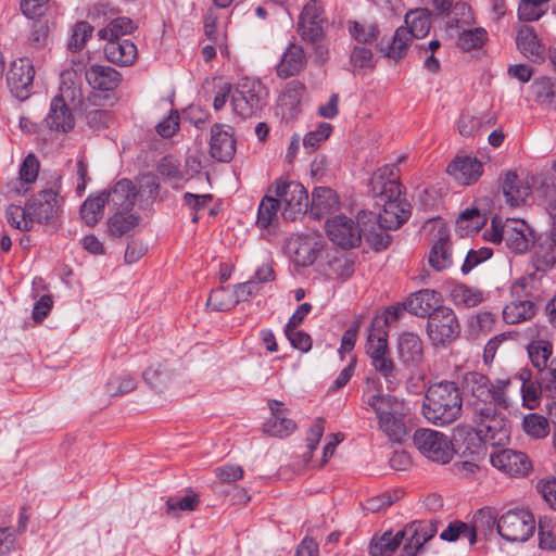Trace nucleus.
Listing matches in <instances>:
<instances>
[{
    "label": "nucleus",
    "instance_id": "obj_1",
    "mask_svg": "<svg viewBox=\"0 0 556 556\" xmlns=\"http://www.w3.org/2000/svg\"><path fill=\"white\" fill-rule=\"evenodd\" d=\"M370 190L376 205L382 211L376 216L372 212L362 211L357 222L345 215H336L326 223L327 236L336 245L352 249L359 244L364 236L377 251L387 249L390 236L377 232L378 229H397L409 216L410 205L402 197L399 173L395 165H386L372 174Z\"/></svg>",
    "mask_w": 556,
    "mask_h": 556
},
{
    "label": "nucleus",
    "instance_id": "obj_2",
    "mask_svg": "<svg viewBox=\"0 0 556 556\" xmlns=\"http://www.w3.org/2000/svg\"><path fill=\"white\" fill-rule=\"evenodd\" d=\"M463 397L453 382H440L429 387L422 405L425 418L437 426L451 425L462 414Z\"/></svg>",
    "mask_w": 556,
    "mask_h": 556
},
{
    "label": "nucleus",
    "instance_id": "obj_3",
    "mask_svg": "<svg viewBox=\"0 0 556 556\" xmlns=\"http://www.w3.org/2000/svg\"><path fill=\"white\" fill-rule=\"evenodd\" d=\"M386 319L378 318L375 328L368 329L366 354L371 366L387 383L388 390H395L402 382V372L390 356L387 334L384 332Z\"/></svg>",
    "mask_w": 556,
    "mask_h": 556
},
{
    "label": "nucleus",
    "instance_id": "obj_4",
    "mask_svg": "<svg viewBox=\"0 0 556 556\" xmlns=\"http://www.w3.org/2000/svg\"><path fill=\"white\" fill-rule=\"evenodd\" d=\"M365 403L376 413L379 429L390 441L401 443L405 440L406 406L403 401L392 395L374 394L368 396Z\"/></svg>",
    "mask_w": 556,
    "mask_h": 556
},
{
    "label": "nucleus",
    "instance_id": "obj_5",
    "mask_svg": "<svg viewBox=\"0 0 556 556\" xmlns=\"http://www.w3.org/2000/svg\"><path fill=\"white\" fill-rule=\"evenodd\" d=\"M60 78V94L51 101L47 124L52 129L68 131L74 127V117L66 102L80 100V75L78 72H61Z\"/></svg>",
    "mask_w": 556,
    "mask_h": 556
},
{
    "label": "nucleus",
    "instance_id": "obj_6",
    "mask_svg": "<svg viewBox=\"0 0 556 556\" xmlns=\"http://www.w3.org/2000/svg\"><path fill=\"white\" fill-rule=\"evenodd\" d=\"M484 237L494 243L504 241L507 248L516 253L527 252L534 242L531 227L523 219L516 218L502 222L501 218L494 217Z\"/></svg>",
    "mask_w": 556,
    "mask_h": 556
},
{
    "label": "nucleus",
    "instance_id": "obj_7",
    "mask_svg": "<svg viewBox=\"0 0 556 556\" xmlns=\"http://www.w3.org/2000/svg\"><path fill=\"white\" fill-rule=\"evenodd\" d=\"M472 410L476 432L483 442L498 445L508 439L509 429L507 421L502 415L496 413L492 404L476 405Z\"/></svg>",
    "mask_w": 556,
    "mask_h": 556
},
{
    "label": "nucleus",
    "instance_id": "obj_8",
    "mask_svg": "<svg viewBox=\"0 0 556 556\" xmlns=\"http://www.w3.org/2000/svg\"><path fill=\"white\" fill-rule=\"evenodd\" d=\"M274 193L281 206V215L287 220H295L306 213L308 194L306 189L298 181L277 180Z\"/></svg>",
    "mask_w": 556,
    "mask_h": 556
},
{
    "label": "nucleus",
    "instance_id": "obj_9",
    "mask_svg": "<svg viewBox=\"0 0 556 556\" xmlns=\"http://www.w3.org/2000/svg\"><path fill=\"white\" fill-rule=\"evenodd\" d=\"M535 518L527 509H510L497 521V532L506 541L526 542L534 533Z\"/></svg>",
    "mask_w": 556,
    "mask_h": 556
},
{
    "label": "nucleus",
    "instance_id": "obj_10",
    "mask_svg": "<svg viewBox=\"0 0 556 556\" xmlns=\"http://www.w3.org/2000/svg\"><path fill=\"white\" fill-rule=\"evenodd\" d=\"M413 439L419 452L433 462L446 464L454 455L451 440L442 432L422 428L415 431Z\"/></svg>",
    "mask_w": 556,
    "mask_h": 556
},
{
    "label": "nucleus",
    "instance_id": "obj_11",
    "mask_svg": "<svg viewBox=\"0 0 556 556\" xmlns=\"http://www.w3.org/2000/svg\"><path fill=\"white\" fill-rule=\"evenodd\" d=\"M460 331L458 319L450 307L432 312L427 323V334L434 345H445L455 340Z\"/></svg>",
    "mask_w": 556,
    "mask_h": 556
},
{
    "label": "nucleus",
    "instance_id": "obj_12",
    "mask_svg": "<svg viewBox=\"0 0 556 556\" xmlns=\"http://www.w3.org/2000/svg\"><path fill=\"white\" fill-rule=\"evenodd\" d=\"M323 248V238L316 232L293 236L287 243L290 257L296 266L302 267L313 265Z\"/></svg>",
    "mask_w": 556,
    "mask_h": 556
},
{
    "label": "nucleus",
    "instance_id": "obj_13",
    "mask_svg": "<svg viewBox=\"0 0 556 556\" xmlns=\"http://www.w3.org/2000/svg\"><path fill=\"white\" fill-rule=\"evenodd\" d=\"M437 529L429 521H413L399 531L403 556H416L424 544L434 536Z\"/></svg>",
    "mask_w": 556,
    "mask_h": 556
},
{
    "label": "nucleus",
    "instance_id": "obj_14",
    "mask_svg": "<svg viewBox=\"0 0 556 556\" xmlns=\"http://www.w3.org/2000/svg\"><path fill=\"white\" fill-rule=\"evenodd\" d=\"M61 202L58 190H42L27 204V216L30 217L31 224L48 223L56 216Z\"/></svg>",
    "mask_w": 556,
    "mask_h": 556
},
{
    "label": "nucleus",
    "instance_id": "obj_15",
    "mask_svg": "<svg viewBox=\"0 0 556 556\" xmlns=\"http://www.w3.org/2000/svg\"><path fill=\"white\" fill-rule=\"evenodd\" d=\"M323 8L316 0L308 1L299 18V31L304 40L317 42L324 35Z\"/></svg>",
    "mask_w": 556,
    "mask_h": 556
},
{
    "label": "nucleus",
    "instance_id": "obj_16",
    "mask_svg": "<svg viewBox=\"0 0 556 556\" xmlns=\"http://www.w3.org/2000/svg\"><path fill=\"white\" fill-rule=\"evenodd\" d=\"M236 153V139L232 127L214 124L211 128L210 154L219 162H229Z\"/></svg>",
    "mask_w": 556,
    "mask_h": 556
},
{
    "label": "nucleus",
    "instance_id": "obj_17",
    "mask_svg": "<svg viewBox=\"0 0 556 556\" xmlns=\"http://www.w3.org/2000/svg\"><path fill=\"white\" fill-rule=\"evenodd\" d=\"M491 464L509 476H525L531 468L529 457L519 451L501 450L490 455Z\"/></svg>",
    "mask_w": 556,
    "mask_h": 556
},
{
    "label": "nucleus",
    "instance_id": "obj_18",
    "mask_svg": "<svg viewBox=\"0 0 556 556\" xmlns=\"http://www.w3.org/2000/svg\"><path fill=\"white\" fill-rule=\"evenodd\" d=\"M176 363L169 359L156 362L143 371V380L155 393L169 389L177 378Z\"/></svg>",
    "mask_w": 556,
    "mask_h": 556
},
{
    "label": "nucleus",
    "instance_id": "obj_19",
    "mask_svg": "<svg viewBox=\"0 0 556 556\" xmlns=\"http://www.w3.org/2000/svg\"><path fill=\"white\" fill-rule=\"evenodd\" d=\"M496 122L497 117L494 112L465 110L458 118L457 129L460 136L470 138L494 126Z\"/></svg>",
    "mask_w": 556,
    "mask_h": 556
},
{
    "label": "nucleus",
    "instance_id": "obj_20",
    "mask_svg": "<svg viewBox=\"0 0 556 556\" xmlns=\"http://www.w3.org/2000/svg\"><path fill=\"white\" fill-rule=\"evenodd\" d=\"M271 417L263 425L266 434L277 438L290 435L296 428L295 422L286 416L287 408L277 400L268 401Z\"/></svg>",
    "mask_w": 556,
    "mask_h": 556
},
{
    "label": "nucleus",
    "instance_id": "obj_21",
    "mask_svg": "<svg viewBox=\"0 0 556 556\" xmlns=\"http://www.w3.org/2000/svg\"><path fill=\"white\" fill-rule=\"evenodd\" d=\"M446 172L460 185L476 182L483 174L482 163L475 156H456Z\"/></svg>",
    "mask_w": 556,
    "mask_h": 556
},
{
    "label": "nucleus",
    "instance_id": "obj_22",
    "mask_svg": "<svg viewBox=\"0 0 556 556\" xmlns=\"http://www.w3.org/2000/svg\"><path fill=\"white\" fill-rule=\"evenodd\" d=\"M442 296L439 292L431 289H422L410 294L404 303V307L416 316H427L443 307L441 305Z\"/></svg>",
    "mask_w": 556,
    "mask_h": 556
},
{
    "label": "nucleus",
    "instance_id": "obj_23",
    "mask_svg": "<svg viewBox=\"0 0 556 556\" xmlns=\"http://www.w3.org/2000/svg\"><path fill=\"white\" fill-rule=\"evenodd\" d=\"M113 211H134L138 191L128 179H122L109 192H102Z\"/></svg>",
    "mask_w": 556,
    "mask_h": 556
},
{
    "label": "nucleus",
    "instance_id": "obj_24",
    "mask_svg": "<svg viewBox=\"0 0 556 556\" xmlns=\"http://www.w3.org/2000/svg\"><path fill=\"white\" fill-rule=\"evenodd\" d=\"M104 54L109 62L121 66H131L137 59V47L128 39L111 40L104 47Z\"/></svg>",
    "mask_w": 556,
    "mask_h": 556
},
{
    "label": "nucleus",
    "instance_id": "obj_25",
    "mask_svg": "<svg viewBox=\"0 0 556 556\" xmlns=\"http://www.w3.org/2000/svg\"><path fill=\"white\" fill-rule=\"evenodd\" d=\"M439 238L433 243L429 253L430 266L440 271L452 265V257L450 251V236L447 228L439 223Z\"/></svg>",
    "mask_w": 556,
    "mask_h": 556
},
{
    "label": "nucleus",
    "instance_id": "obj_26",
    "mask_svg": "<svg viewBox=\"0 0 556 556\" xmlns=\"http://www.w3.org/2000/svg\"><path fill=\"white\" fill-rule=\"evenodd\" d=\"M497 513L491 507H484L477 510L472 517L469 526L468 541L473 544L477 541L478 534L488 535L492 533L494 528H497Z\"/></svg>",
    "mask_w": 556,
    "mask_h": 556
},
{
    "label": "nucleus",
    "instance_id": "obj_27",
    "mask_svg": "<svg viewBox=\"0 0 556 556\" xmlns=\"http://www.w3.org/2000/svg\"><path fill=\"white\" fill-rule=\"evenodd\" d=\"M140 222V215L134 211H114L106 220L108 235L122 238L132 231Z\"/></svg>",
    "mask_w": 556,
    "mask_h": 556
},
{
    "label": "nucleus",
    "instance_id": "obj_28",
    "mask_svg": "<svg viewBox=\"0 0 556 556\" xmlns=\"http://www.w3.org/2000/svg\"><path fill=\"white\" fill-rule=\"evenodd\" d=\"M503 194L510 206H520L530 195V186L521 180L516 173H506L503 180Z\"/></svg>",
    "mask_w": 556,
    "mask_h": 556
},
{
    "label": "nucleus",
    "instance_id": "obj_29",
    "mask_svg": "<svg viewBox=\"0 0 556 556\" xmlns=\"http://www.w3.org/2000/svg\"><path fill=\"white\" fill-rule=\"evenodd\" d=\"M397 355L405 364H417L422 359L424 348L420 338L413 332H404L397 340Z\"/></svg>",
    "mask_w": 556,
    "mask_h": 556
},
{
    "label": "nucleus",
    "instance_id": "obj_30",
    "mask_svg": "<svg viewBox=\"0 0 556 556\" xmlns=\"http://www.w3.org/2000/svg\"><path fill=\"white\" fill-rule=\"evenodd\" d=\"M556 264V232H549V236L539 243L534 256L533 266L538 271L547 273Z\"/></svg>",
    "mask_w": 556,
    "mask_h": 556
},
{
    "label": "nucleus",
    "instance_id": "obj_31",
    "mask_svg": "<svg viewBox=\"0 0 556 556\" xmlns=\"http://www.w3.org/2000/svg\"><path fill=\"white\" fill-rule=\"evenodd\" d=\"M340 202L337 193L327 187L315 188L312 194L311 214L316 218L338 208Z\"/></svg>",
    "mask_w": 556,
    "mask_h": 556
},
{
    "label": "nucleus",
    "instance_id": "obj_32",
    "mask_svg": "<svg viewBox=\"0 0 556 556\" xmlns=\"http://www.w3.org/2000/svg\"><path fill=\"white\" fill-rule=\"evenodd\" d=\"M464 389L471 396L482 402L481 405L488 404L486 401L491 396V382L484 375L470 371L464 377Z\"/></svg>",
    "mask_w": 556,
    "mask_h": 556
},
{
    "label": "nucleus",
    "instance_id": "obj_33",
    "mask_svg": "<svg viewBox=\"0 0 556 556\" xmlns=\"http://www.w3.org/2000/svg\"><path fill=\"white\" fill-rule=\"evenodd\" d=\"M535 315V304L529 300H514L503 308V318L515 325L531 319Z\"/></svg>",
    "mask_w": 556,
    "mask_h": 556
},
{
    "label": "nucleus",
    "instance_id": "obj_34",
    "mask_svg": "<svg viewBox=\"0 0 556 556\" xmlns=\"http://www.w3.org/2000/svg\"><path fill=\"white\" fill-rule=\"evenodd\" d=\"M405 26L413 38H424L431 28L430 13L426 9L410 10L405 15Z\"/></svg>",
    "mask_w": 556,
    "mask_h": 556
},
{
    "label": "nucleus",
    "instance_id": "obj_35",
    "mask_svg": "<svg viewBox=\"0 0 556 556\" xmlns=\"http://www.w3.org/2000/svg\"><path fill=\"white\" fill-rule=\"evenodd\" d=\"M412 40L413 37L409 35L407 28L399 27L395 30L392 42L381 49L383 58L394 61L403 59L407 54Z\"/></svg>",
    "mask_w": 556,
    "mask_h": 556
},
{
    "label": "nucleus",
    "instance_id": "obj_36",
    "mask_svg": "<svg viewBox=\"0 0 556 556\" xmlns=\"http://www.w3.org/2000/svg\"><path fill=\"white\" fill-rule=\"evenodd\" d=\"M532 90L538 102L549 109H556V80L542 75L535 78Z\"/></svg>",
    "mask_w": 556,
    "mask_h": 556
},
{
    "label": "nucleus",
    "instance_id": "obj_37",
    "mask_svg": "<svg viewBox=\"0 0 556 556\" xmlns=\"http://www.w3.org/2000/svg\"><path fill=\"white\" fill-rule=\"evenodd\" d=\"M136 29L132 20L126 16L113 18L105 27L98 31V36L102 40H118L121 36L131 34Z\"/></svg>",
    "mask_w": 556,
    "mask_h": 556
},
{
    "label": "nucleus",
    "instance_id": "obj_38",
    "mask_svg": "<svg viewBox=\"0 0 556 556\" xmlns=\"http://www.w3.org/2000/svg\"><path fill=\"white\" fill-rule=\"evenodd\" d=\"M485 216L477 208L465 210L456 220L457 231L460 236L478 232L485 224Z\"/></svg>",
    "mask_w": 556,
    "mask_h": 556
},
{
    "label": "nucleus",
    "instance_id": "obj_39",
    "mask_svg": "<svg viewBox=\"0 0 556 556\" xmlns=\"http://www.w3.org/2000/svg\"><path fill=\"white\" fill-rule=\"evenodd\" d=\"M527 350L533 367H535L539 372L543 371V369L547 367V362L553 354L552 343L544 339L534 340L528 345Z\"/></svg>",
    "mask_w": 556,
    "mask_h": 556
},
{
    "label": "nucleus",
    "instance_id": "obj_40",
    "mask_svg": "<svg viewBox=\"0 0 556 556\" xmlns=\"http://www.w3.org/2000/svg\"><path fill=\"white\" fill-rule=\"evenodd\" d=\"M281 206L275 195H266L258 205L256 224L261 228L276 226L278 222V210Z\"/></svg>",
    "mask_w": 556,
    "mask_h": 556
},
{
    "label": "nucleus",
    "instance_id": "obj_41",
    "mask_svg": "<svg viewBox=\"0 0 556 556\" xmlns=\"http://www.w3.org/2000/svg\"><path fill=\"white\" fill-rule=\"evenodd\" d=\"M521 426L523 432L534 440L546 438L551 430L548 419L536 413L527 414Z\"/></svg>",
    "mask_w": 556,
    "mask_h": 556
},
{
    "label": "nucleus",
    "instance_id": "obj_42",
    "mask_svg": "<svg viewBox=\"0 0 556 556\" xmlns=\"http://www.w3.org/2000/svg\"><path fill=\"white\" fill-rule=\"evenodd\" d=\"M33 80V72H8V86L14 97L20 100L28 98Z\"/></svg>",
    "mask_w": 556,
    "mask_h": 556
},
{
    "label": "nucleus",
    "instance_id": "obj_43",
    "mask_svg": "<svg viewBox=\"0 0 556 556\" xmlns=\"http://www.w3.org/2000/svg\"><path fill=\"white\" fill-rule=\"evenodd\" d=\"M303 91L304 86L301 83L292 81L279 97V106L283 113L288 111L289 117L296 115Z\"/></svg>",
    "mask_w": 556,
    "mask_h": 556
},
{
    "label": "nucleus",
    "instance_id": "obj_44",
    "mask_svg": "<svg viewBox=\"0 0 556 556\" xmlns=\"http://www.w3.org/2000/svg\"><path fill=\"white\" fill-rule=\"evenodd\" d=\"M402 544V540L399 539V531L392 533L387 531L380 536H376L371 540L369 545V553L371 556H384L395 552Z\"/></svg>",
    "mask_w": 556,
    "mask_h": 556
},
{
    "label": "nucleus",
    "instance_id": "obj_45",
    "mask_svg": "<svg viewBox=\"0 0 556 556\" xmlns=\"http://www.w3.org/2000/svg\"><path fill=\"white\" fill-rule=\"evenodd\" d=\"M539 547L544 551H556V519L543 516L538 522Z\"/></svg>",
    "mask_w": 556,
    "mask_h": 556
},
{
    "label": "nucleus",
    "instance_id": "obj_46",
    "mask_svg": "<svg viewBox=\"0 0 556 556\" xmlns=\"http://www.w3.org/2000/svg\"><path fill=\"white\" fill-rule=\"evenodd\" d=\"M108 199L101 192L96 197H89L80 207L81 218L89 226H94L103 215V208Z\"/></svg>",
    "mask_w": 556,
    "mask_h": 556
},
{
    "label": "nucleus",
    "instance_id": "obj_47",
    "mask_svg": "<svg viewBox=\"0 0 556 556\" xmlns=\"http://www.w3.org/2000/svg\"><path fill=\"white\" fill-rule=\"evenodd\" d=\"M541 205L552 220L551 232H556V185L544 180L538 189Z\"/></svg>",
    "mask_w": 556,
    "mask_h": 556
},
{
    "label": "nucleus",
    "instance_id": "obj_48",
    "mask_svg": "<svg viewBox=\"0 0 556 556\" xmlns=\"http://www.w3.org/2000/svg\"><path fill=\"white\" fill-rule=\"evenodd\" d=\"M85 77L89 86L98 91H111L121 81L118 72H85Z\"/></svg>",
    "mask_w": 556,
    "mask_h": 556
},
{
    "label": "nucleus",
    "instance_id": "obj_49",
    "mask_svg": "<svg viewBox=\"0 0 556 556\" xmlns=\"http://www.w3.org/2000/svg\"><path fill=\"white\" fill-rule=\"evenodd\" d=\"M237 302L233 289L220 287L213 290L207 299L206 305L216 312H225L232 308Z\"/></svg>",
    "mask_w": 556,
    "mask_h": 556
},
{
    "label": "nucleus",
    "instance_id": "obj_50",
    "mask_svg": "<svg viewBox=\"0 0 556 556\" xmlns=\"http://www.w3.org/2000/svg\"><path fill=\"white\" fill-rule=\"evenodd\" d=\"M93 26L86 21L77 22L71 31L67 48L72 53H80L93 34Z\"/></svg>",
    "mask_w": 556,
    "mask_h": 556
},
{
    "label": "nucleus",
    "instance_id": "obj_51",
    "mask_svg": "<svg viewBox=\"0 0 556 556\" xmlns=\"http://www.w3.org/2000/svg\"><path fill=\"white\" fill-rule=\"evenodd\" d=\"M451 296L455 305L464 307H475L483 299L480 290L465 285L455 286L451 291Z\"/></svg>",
    "mask_w": 556,
    "mask_h": 556
},
{
    "label": "nucleus",
    "instance_id": "obj_52",
    "mask_svg": "<svg viewBox=\"0 0 556 556\" xmlns=\"http://www.w3.org/2000/svg\"><path fill=\"white\" fill-rule=\"evenodd\" d=\"M306 64V56L302 46L290 42L286 48L278 70H300Z\"/></svg>",
    "mask_w": 556,
    "mask_h": 556
},
{
    "label": "nucleus",
    "instance_id": "obj_53",
    "mask_svg": "<svg viewBox=\"0 0 556 556\" xmlns=\"http://www.w3.org/2000/svg\"><path fill=\"white\" fill-rule=\"evenodd\" d=\"M199 505V496L193 492H188L185 496H174L166 501V514L178 517L180 511H192Z\"/></svg>",
    "mask_w": 556,
    "mask_h": 556
},
{
    "label": "nucleus",
    "instance_id": "obj_54",
    "mask_svg": "<svg viewBox=\"0 0 556 556\" xmlns=\"http://www.w3.org/2000/svg\"><path fill=\"white\" fill-rule=\"evenodd\" d=\"M516 45L520 52L528 58L538 55L541 48L535 34L533 33L532 28L528 26H522L518 30Z\"/></svg>",
    "mask_w": 556,
    "mask_h": 556
},
{
    "label": "nucleus",
    "instance_id": "obj_55",
    "mask_svg": "<svg viewBox=\"0 0 556 556\" xmlns=\"http://www.w3.org/2000/svg\"><path fill=\"white\" fill-rule=\"evenodd\" d=\"M157 173L165 181L177 185L184 176L179 169V162L170 155L162 157L156 167Z\"/></svg>",
    "mask_w": 556,
    "mask_h": 556
},
{
    "label": "nucleus",
    "instance_id": "obj_56",
    "mask_svg": "<svg viewBox=\"0 0 556 556\" xmlns=\"http://www.w3.org/2000/svg\"><path fill=\"white\" fill-rule=\"evenodd\" d=\"M5 218L14 228L28 231L33 228L31 219L27 216V206L22 208L17 205H10L5 210Z\"/></svg>",
    "mask_w": 556,
    "mask_h": 556
},
{
    "label": "nucleus",
    "instance_id": "obj_57",
    "mask_svg": "<svg viewBox=\"0 0 556 556\" xmlns=\"http://www.w3.org/2000/svg\"><path fill=\"white\" fill-rule=\"evenodd\" d=\"M544 387L540 380H531L530 382L520 386V394L522 405L528 409H533L539 406V400Z\"/></svg>",
    "mask_w": 556,
    "mask_h": 556
},
{
    "label": "nucleus",
    "instance_id": "obj_58",
    "mask_svg": "<svg viewBox=\"0 0 556 556\" xmlns=\"http://www.w3.org/2000/svg\"><path fill=\"white\" fill-rule=\"evenodd\" d=\"M513 384L511 379H500L491 383V396L497 405L508 408L513 404V397L509 394V387Z\"/></svg>",
    "mask_w": 556,
    "mask_h": 556
},
{
    "label": "nucleus",
    "instance_id": "obj_59",
    "mask_svg": "<svg viewBox=\"0 0 556 556\" xmlns=\"http://www.w3.org/2000/svg\"><path fill=\"white\" fill-rule=\"evenodd\" d=\"M332 126L329 123H319L316 129L307 132L303 138L305 149L313 151L331 135Z\"/></svg>",
    "mask_w": 556,
    "mask_h": 556
},
{
    "label": "nucleus",
    "instance_id": "obj_60",
    "mask_svg": "<svg viewBox=\"0 0 556 556\" xmlns=\"http://www.w3.org/2000/svg\"><path fill=\"white\" fill-rule=\"evenodd\" d=\"M136 388L134 377L129 375L117 376L112 378L105 384V392L110 396H118L132 391Z\"/></svg>",
    "mask_w": 556,
    "mask_h": 556
},
{
    "label": "nucleus",
    "instance_id": "obj_61",
    "mask_svg": "<svg viewBox=\"0 0 556 556\" xmlns=\"http://www.w3.org/2000/svg\"><path fill=\"white\" fill-rule=\"evenodd\" d=\"M486 39V31L482 28H475L464 31L458 38V46L464 50H471L481 47Z\"/></svg>",
    "mask_w": 556,
    "mask_h": 556
},
{
    "label": "nucleus",
    "instance_id": "obj_62",
    "mask_svg": "<svg viewBox=\"0 0 556 556\" xmlns=\"http://www.w3.org/2000/svg\"><path fill=\"white\" fill-rule=\"evenodd\" d=\"M492 256V250L489 248H480L478 250H469L462 266L464 275L469 274L479 264L488 261Z\"/></svg>",
    "mask_w": 556,
    "mask_h": 556
},
{
    "label": "nucleus",
    "instance_id": "obj_63",
    "mask_svg": "<svg viewBox=\"0 0 556 556\" xmlns=\"http://www.w3.org/2000/svg\"><path fill=\"white\" fill-rule=\"evenodd\" d=\"M540 380L548 396L556 399V357L551 361L543 371H540Z\"/></svg>",
    "mask_w": 556,
    "mask_h": 556
},
{
    "label": "nucleus",
    "instance_id": "obj_64",
    "mask_svg": "<svg viewBox=\"0 0 556 556\" xmlns=\"http://www.w3.org/2000/svg\"><path fill=\"white\" fill-rule=\"evenodd\" d=\"M536 490L552 509H556V478H544L538 481Z\"/></svg>",
    "mask_w": 556,
    "mask_h": 556
}]
</instances>
